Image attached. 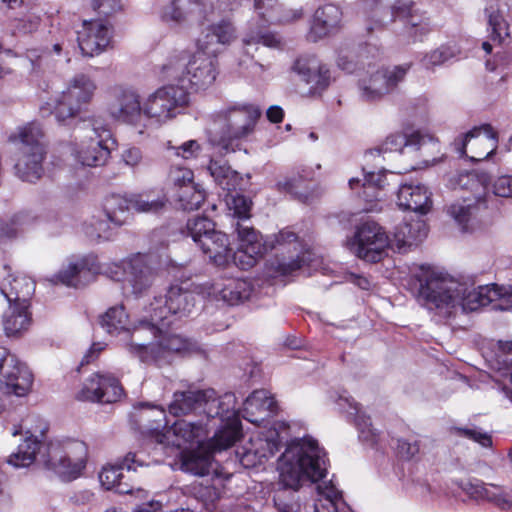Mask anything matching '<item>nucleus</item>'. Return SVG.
<instances>
[{
    "mask_svg": "<svg viewBox=\"0 0 512 512\" xmlns=\"http://www.w3.org/2000/svg\"><path fill=\"white\" fill-rule=\"evenodd\" d=\"M294 69L302 76L307 84H311L315 89H324L329 84L330 72L325 65H320L317 61H297Z\"/></svg>",
    "mask_w": 512,
    "mask_h": 512,
    "instance_id": "nucleus-38",
    "label": "nucleus"
},
{
    "mask_svg": "<svg viewBox=\"0 0 512 512\" xmlns=\"http://www.w3.org/2000/svg\"><path fill=\"white\" fill-rule=\"evenodd\" d=\"M276 411L277 403L270 393L264 389L255 390L244 402L243 417L251 423H259Z\"/></svg>",
    "mask_w": 512,
    "mask_h": 512,
    "instance_id": "nucleus-31",
    "label": "nucleus"
},
{
    "mask_svg": "<svg viewBox=\"0 0 512 512\" xmlns=\"http://www.w3.org/2000/svg\"><path fill=\"white\" fill-rule=\"evenodd\" d=\"M32 434L29 431L26 432L23 443H21L17 451L12 453L8 459L7 463L16 467H28L32 464Z\"/></svg>",
    "mask_w": 512,
    "mask_h": 512,
    "instance_id": "nucleus-52",
    "label": "nucleus"
},
{
    "mask_svg": "<svg viewBox=\"0 0 512 512\" xmlns=\"http://www.w3.org/2000/svg\"><path fill=\"white\" fill-rule=\"evenodd\" d=\"M304 262V258L300 256H297L295 259H292L288 262L278 261L277 265L275 266V270L283 276L291 275L295 271L299 270L303 266Z\"/></svg>",
    "mask_w": 512,
    "mask_h": 512,
    "instance_id": "nucleus-63",
    "label": "nucleus"
},
{
    "mask_svg": "<svg viewBox=\"0 0 512 512\" xmlns=\"http://www.w3.org/2000/svg\"><path fill=\"white\" fill-rule=\"evenodd\" d=\"M2 3L7 6L6 13L8 17L19 21L29 19L30 4L23 0H2Z\"/></svg>",
    "mask_w": 512,
    "mask_h": 512,
    "instance_id": "nucleus-58",
    "label": "nucleus"
},
{
    "mask_svg": "<svg viewBox=\"0 0 512 512\" xmlns=\"http://www.w3.org/2000/svg\"><path fill=\"white\" fill-rule=\"evenodd\" d=\"M454 56V52L446 46H441L427 53L421 60L424 68L433 70L436 66L444 64Z\"/></svg>",
    "mask_w": 512,
    "mask_h": 512,
    "instance_id": "nucleus-55",
    "label": "nucleus"
},
{
    "mask_svg": "<svg viewBox=\"0 0 512 512\" xmlns=\"http://www.w3.org/2000/svg\"><path fill=\"white\" fill-rule=\"evenodd\" d=\"M366 6L371 10L372 18L379 27L395 18H402L407 33L421 27L420 36H425L431 30L428 19L415 14L409 0H366Z\"/></svg>",
    "mask_w": 512,
    "mask_h": 512,
    "instance_id": "nucleus-12",
    "label": "nucleus"
},
{
    "mask_svg": "<svg viewBox=\"0 0 512 512\" xmlns=\"http://www.w3.org/2000/svg\"><path fill=\"white\" fill-rule=\"evenodd\" d=\"M242 44L245 48L262 44L268 48L279 49L282 47V39L274 32L255 20L248 23V27L242 35Z\"/></svg>",
    "mask_w": 512,
    "mask_h": 512,
    "instance_id": "nucleus-35",
    "label": "nucleus"
},
{
    "mask_svg": "<svg viewBox=\"0 0 512 512\" xmlns=\"http://www.w3.org/2000/svg\"><path fill=\"white\" fill-rule=\"evenodd\" d=\"M488 25L491 28V38L502 43L509 36V25L503 18L500 10L493 3L486 8Z\"/></svg>",
    "mask_w": 512,
    "mask_h": 512,
    "instance_id": "nucleus-48",
    "label": "nucleus"
},
{
    "mask_svg": "<svg viewBox=\"0 0 512 512\" xmlns=\"http://www.w3.org/2000/svg\"><path fill=\"white\" fill-rule=\"evenodd\" d=\"M317 492L318 498L314 503V512H339V505L343 502L342 494L332 482L319 484Z\"/></svg>",
    "mask_w": 512,
    "mask_h": 512,
    "instance_id": "nucleus-42",
    "label": "nucleus"
},
{
    "mask_svg": "<svg viewBox=\"0 0 512 512\" xmlns=\"http://www.w3.org/2000/svg\"><path fill=\"white\" fill-rule=\"evenodd\" d=\"M107 110L115 120L136 125L143 113V106L136 91L118 86L108 94Z\"/></svg>",
    "mask_w": 512,
    "mask_h": 512,
    "instance_id": "nucleus-19",
    "label": "nucleus"
},
{
    "mask_svg": "<svg viewBox=\"0 0 512 512\" xmlns=\"http://www.w3.org/2000/svg\"><path fill=\"white\" fill-rule=\"evenodd\" d=\"M397 199L401 209L420 214L428 213L432 207L431 193L421 184H402Z\"/></svg>",
    "mask_w": 512,
    "mask_h": 512,
    "instance_id": "nucleus-29",
    "label": "nucleus"
},
{
    "mask_svg": "<svg viewBox=\"0 0 512 512\" xmlns=\"http://www.w3.org/2000/svg\"><path fill=\"white\" fill-rule=\"evenodd\" d=\"M493 194L499 197H512V176L505 175L497 178L493 185Z\"/></svg>",
    "mask_w": 512,
    "mask_h": 512,
    "instance_id": "nucleus-61",
    "label": "nucleus"
},
{
    "mask_svg": "<svg viewBox=\"0 0 512 512\" xmlns=\"http://www.w3.org/2000/svg\"><path fill=\"white\" fill-rule=\"evenodd\" d=\"M168 203L165 195L152 197L150 194H137L131 196V207L137 212L158 213L162 211Z\"/></svg>",
    "mask_w": 512,
    "mask_h": 512,
    "instance_id": "nucleus-47",
    "label": "nucleus"
},
{
    "mask_svg": "<svg viewBox=\"0 0 512 512\" xmlns=\"http://www.w3.org/2000/svg\"><path fill=\"white\" fill-rule=\"evenodd\" d=\"M210 175L215 182L226 191H234L240 184L239 174L232 170L226 163L211 160L208 166Z\"/></svg>",
    "mask_w": 512,
    "mask_h": 512,
    "instance_id": "nucleus-44",
    "label": "nucleus"
},
{
    "mask_svg": "<svg viewBox=\"0 0 512 512\" xmlns=\"http://www.w3.org/2000/svg\"><path fill=\"white\" fill-rule=\"evenodd\" d=\"M279 486L283 488L274 495V504L280 512H299L300 504L286 498L285 490L296 491L303 479L316 482L326 473V454L312 438L292 442L278 460Z\"/></svg>",
    "mask_w": 512,
    "mask_h": 512,
    "instance_id": "nucleus-2",
    "label": "nucleus"
},
{
    "mask_svg": "<svg viewBox=\"0 0 512 512\" xmlns=\"http://www.w3.org/2000/svg\"><path fill=\"white\" fill-rule=\"evenodd\" d=\"M237 37L236 27L229 19L209 25L197 39V48L217 56L221 47L230 45Z\"/></svg>",
    "mask_w": 512,
    "mask_h": 512,
    "instance_id": "nucleus-26",
    "label": "nucleus"
},
{
    "mask_svg": "<svg viewBox=\"0 0 512 512\" xmlns=\"http://www.w3.org/2000/svg\"><path fill=\"white\" fill-rule=\"evenodd\" d=\"M204 11L205 5L200 0H173L164 17L178 24L201 22L205 18Z\"/></svg>",
    "mask_w": 512,
    "mask_h": 512,
    "instance_id": "nucleus-32",
    "label": "nucleus"
},
{
    "mask_svg": "<svg viewBox=\"0 0 512 512\" xmlns=\"http://www.w3.org/2000/svg\"><path fill=\"white\" fill-rule=\"evenodd\" d=\"M411 65L403 64L393 68L368 70L367 75L359 80V96L363 101L375 102L392 93L401 83Z\"/></svg>",
    "mask_w": 512,
    "mask_h": 512,
    "instance_id": "nucleus-14",
    "label": "nucleus"
},
{
    "mask_svg": "<svg viewBox=\"0 0 512 512\" xmlns=\"http://www.w3.org/2000/svg\"><path fill=\"white\" fill-rule=\"evenodd\" d=\"M235 230L240 247L238 259L243 269L253 267L258 258L268 251L275 249V245L269 243L268 240L263 242L260 233L249 225L248 222L237 221Z\"/></svg>",
    "mask_w": 512,
    "mask_h": 512,
    "instance_id": "nucleus-22",
    "label": "nucleus"
},
{
    "mask_svg": "<svg viewBox=\"0 0 512 512\" xmlns=\"http://www.w3.org/2000/svg\"><path fill=\"white\" fill-rule=\"evenodd\" d=\"M201 390L176 391L169 404V412L179 417L188 414H199Z\"/></svg>",
    "mask_w": 512,
    "mask_h": 512,
    "instance_id": "nucleus-39",
    "label": "nucleus"
},
{
    "mask_svg": "<svg viewBox=\"0 0 512 512\" xmlns=\"http://www.w3.org/2000/svg\"><path fill=\"white\" fill-rule=\"evenodd\" d=\"M422 137L419 133H413L409 137L404 134H391L384 143L385 150L402 152L403 148L410 145L420 144Z\"/></svg>",
    "mask_w": 512,
    "mask_h": 512,
    "instance_id": "nucleus-54",
    "label": "nucleus"
},
{
    "mask_svg": "<svg viewBox=\"0 0 512 512\" xmlns=\"http://www.w3.org/2000/svg\"><path fill=\"white\" fill-rule=\"evenodd\" d=\"M219 74L218 61L215 55L199 50L177 51L171 54L162 65V78L176 81L180 87H188L198 92L211 87Z\"/></svg>",
    "mask_w": 512,
    "mask_h": 512,
    "instance_id": "nucleus-4",
    "label": "nucleus"
},
{
    "mask_svg": "<svg viewBox=\"0 0 512 512\" xmlns=\"http://www.w3.org/2000/svg\"><path fill=\"white\" fill-rule=\"evenodd\" d=\"M241 437V422L236 415L221 422V427L214 434L211 447L213 450H225L235 444Z\"/></svg>",
    "mask_w": 512,
    "mask_h": 512,
    "instance_id": "nucleus-37",
    "label": "nucleus"
},
{
    "mask_svg": "<svg viewBox=\"0 0 512 512\" xmlns=\"http://www.w3.org/2000/svg\"><path fill=\"white\" fill-rule=\"evenodd\" d=\"M18 373L19 369L13 365V359L0 351V390L3 393L14 394L18 397L27 395L30 384L23 385L19 383Z\"/></svg>",
    "mask_w": 512,
    "mask_h": 512,
    "instance_id": "nucleus-33",
    "label": "nucleus"
},
{
    "mask_svg": "<svg viewBox=\"0 0 512 512\" xmlns=\"http://www.w3.org/2000/svg\"><path fill=\"white\" fill-rule=\"evenodd\" d=\"M22 281L14 278H7L1 284V292L9 302H16L9 313L4 316V330L8 336H15L27 330L30 325L29 301L24 296L21 297L19 286Z\"/></svg>",
    "mask_w": 512,
    "mask_h": 512,
    "instance_id": "nucleus-16",
    "label": "nucleus"
},
{
    "mask_svg": "<svg viewBox=\"0 0 512 512\" xmlns=\"http://www.w3.org/2000/svg\"><path fill=\"white\" fill-rule=\"evenodd\" d=\"M198 246L217 266H224L228 263L231 248L226 234L215 231L210 236H205Z\"/></svg>",
    "mask_w": 512,
    "mask_h": 512,
    "instance_id": "nucleus-34",
    "label": "nucleus"
},
{
    "mask_svg": "<svg viewBox=\"0 0 512 512\" xmlns=\"http://www.w3.org/2000/svg\"><path fill=\"white\" fill-rule=\"evenodd\" d=\"M419 281L418 300L442 317L475 311L489 304L496 310L512 312V285L474 288L433 270L426 271Z\"/></svg>",
    "mask_w": 512,
    "mask_h": 512,
    "instance_id": "nucleus-1",
    "label": "nucleus"
},
{
    "mask_svg": "<svg viewBox=\"0 0 512 512\" xmlns=\"http://www.w3.org/2000/svg\"><path fill=\"white\" fill-rule=\"evenodd\" d=\"M353 409L355 410V425L360 432V437L365 441L374 443L376 441V433L372 428L370 417L362 413L357 404H355Z\"/></svg>",
    "mask_w": 512,
    "mask_h": 512,
    "instance_id": "nucleus-57",
    "label": "nucleus"
},
{
    "mask_svg": "<svg viewBox=\"0 0 512 512\" xmlns=\"http://www.w3.org/2000/svg\"><path fill=\"white\" fill-rule=\"evenodd\" d=\"M427 235V228L422 220H415L410 223L399 224L394 231V241L397 248L402 249L405 246H411L414 243L422 241Z\"/></svg>",
    "mask_w": 512,
    "mask_h": 512,
    "instance_id": "nucleus-40",
    "label": "nucleus"
},
{
    "mask_svg": "<svg viewBox=\"0 0 512 512\" xmlns=\"http://www.w3.org/2000/svg\"><path fill=\"white\" fill-rule=\"evenodd\" d=\"M178 454L181 455V469L183 471L197 476H204L209 473L211 464L209 454L182 451H179Z\"/></svg>",
    "mask_w": 512,
    "mask_h": 512,
    "instance_id": "nucleus-46",
    "label": "nucleus"
},
{
    "mask_svg": "<svg viewBox=\"0 0 512 512\" xmlns=\"http://www.w3.org/2000/svg\"><path fill=\"white\" fill-rule=\"evenodd\" d=\"M236 398L232 393L218 396L214 389L201 390L199 415L209 419L219 418L220 422L236 415Z\"/></svg>",
    "mask_w": 512,
    "mask_h": 512,
    "instance_id": "nucleus-28",
    "label": "nucleus"
},
{
    "mask_svg": "<svg viewBox=\"0 0 512 512\" xmlns=\"http://www.w3.org/2000/svg\"><path fill=\"white\" fill-rule=\"evenodd\" d=\"M218 292L223 301L236 305L250 297L251 287L245 280L230 279Z\"/></svg>",
    "mask_w": 512,
    "mask_h": 512,
    "instance_id": "nucleus-45",
    "label": "nucleus"
},
{
    "mask_svg": "<svg viewBox=\"0 0 512 512\" xmlns=\"http://www.w3.org/2000/svg\"><path fill=\"white\" fill-rule=\"evenodd\" d=\"M490 177L483 171L461 172L449 180L450 187L454 190L467 191L470 196H463V203L452 204L448 212L463 230L468 229V222L474 214L475 204L484 199L488 190Z\"/></svg>",
    "mask_w": 512,
    "mask_h": 512,
    "instance_id": "nucleus-10",
    "label": "nucleus"
},
{
    "mask_svg": "<svg viewBox=\"0 0 512 512\" xmlns=\"http://www.w3.org/2000/svg\"><path fill=\"white\" fill-rule=\"evenodd\" d=\"M227 206L232 212L233 216L239 222H248L251 217L250 211L252 202L249 198L241 194H230L226 199Z\"/></svg>",
    "mask_w": 512,
    "mask_h": 512,
    "instance_id": "nucleus-51",
    "label": "nucleus"
},
{
    "mask_svg": "<svg viewBox=\"0 0 512 512\" xmlns=\"http://www.w3.org/2000/svg\"><path fill=\"white\" fill-rule=\"evenodd\" d=\"M11 159L18 178L30 181L32 176V124L18 127L10 136Z\"/></svg>",
    "mask_w": 512,
    "mask_h": 512,
    "instance_id": "nucleus-21",
    "label": "nucleus"
},
{
    "mask_svg": "<svg viewBox=\"0 0 512 512\" xmlns=\"http://www.w3.org/2000/svg\"><path fill=\"white\" fill-rule=\"evenodd\" d=\"M260 116L259 107L250 103H234L218 111L214 121L220 135L213 143L226 152L235 151L238 142L253 133Z\"/></svg>",
    "mask_w": 512,
    "mask_h": 512,
    "instance_id": "nucleus-7",
    "label": "nucleus"
},
{
    "mask_svg": "<svg viewBox=\"0 0 512 512\" xmlns=\"http://www.w3.org/2000/svg\"><path fill=\"white\" fill-rule=\"evenodd\" d=\"M140 429L145 433L164 454L178 455L183 445L192 443L205 433L202 421H176L170 428L163 431L167 422L162 409H147L140 412Z\"/></svg>",
    "mask_w": 512,
    "mask_h": 512,
    "instance_id": "nucleus-5",
    "label": "nucleus"
},
{
    "mask_svg": "<svg viewBox=\"0 0 512 512\" xmlns=\"http://www.w3.org/2000/svg\"><path fill=\"white\" fill-rule=\"evenodd\" d=\"M156 261L151 255L137 254L126 261L127 276L125 282L130 285L134 294H141L154 283Z\"/></svg>",
    "mask_w": 512,
    "mask_h": 512,
    "instance_id": "nucleus-24",
    "label": "nucleus"
},
{
    "mask_svg": "<svg viewBox=\"0 0 512 512\" xmlns=\"http://www.w3.org/2000/svg\"><path fill=\"white\" fill-rule=\"evenodd\" d=\"M280 449V444L275 439L259 440L258 447L253 451L246 449L243 452H238L241 464L246 467H253L262 463V459L272 457Z\"/></svg>",
    "mask_w": 512,
    "mask_h": 512,
    "instance_id": "nucleus-41",
    "label": "nucleus"
},
{
    "mask_svg": "<svg viewBox=\"0 0 512 512\" xmlns=\"http://www.w3.org/2000/svg\"><path fill=\"white\" fill-rule=\"evenodd\" d=\"M189 103V94L179 85H165L151 94L143 105V113L159 123L175 118Z\"/></svg>",
    "mask_w": 512,
    "mask_h": 512,
    "instance_id": "nucleus-13",
    "label": "nucleus"
},
{
    "mask_svg": "<svg viewBox=\"0 0 512 512\" xmlns=\"http://www.w3.org/2000/svg\"><path fill=\"white\" fill-rule=\"evenodd\" d=\"M175 154L183 159L196 158L201 150L200 144L196 140H189L178 147H173Z\"/></svg>",
    "mask_w": 512,
    "mask_h": 512,
    "instance_id": "nucleus-62",
    "label": "nucleus"
},
{
    "mask_svg": "<svg viewBox=\"0 0 512 512\" xmlns=\"http://www.w3.org/2000/svg\"><path fill=\"white\" fill-rule=\"evenodd\" d=\"M96 88L95 82L89 76L78 74L71 79L59 101L56 104L45 103V106L40 107V112L42 116H47L54 109L59 121L74 117L92 100Z\"/></svg>",
    "mask_w": 512,
    "mask_h": 512,
    "instance_id": "nucleus-11",
    "label": "nucleus"
},
{
    "mask_svg": "<svg viewBox=\"0 0 512 512\" xmlns=\"http://www.w3.org/2000/svg\"><path fill=\"white\" fill-rule=\"evenodd\" d=\"M455 431L459 436L466 437L482 447L488 448L492 446V438L487 432H483L481 429L473 428H455Z\"/></svg>",
    "mask_w": 512,
    "mask_h": 512,
    "instance_id": "nucleus-59",
    "label": "nucleus"
},
{
    "mask_svg": "<svg viewBox=\"0 0 512 512\" xmlns=\"http://www.w3.org/2000/svg\"><path fill=\"white\" fill-rule=\"evenodd\" d=\"M123 396L119 380L108 372H97L91 376L77 394L81 401L113 403Z\"/></svg>",
    "mask_w": 512,
    "mask_h": 512,
    "instance_id": "nucleus-20",
    "label": "nucleus"
},
{
    "mask_svg": "<svg viewBox=\"0 0 512 512\" xmlns=\"http://www.w3.org/2000/svg\"><path fill=\"white\" fill-rule=\"evenodd\" d=\"M342 17V10L335 4L319 7L314 13L307 32V40L315 43L336 33L341 28Z\"/></svg>",
    "mask_w": 512,
    "mask_h": 512,
    "instance_id": "nucleus-25",
    "label": "nucleus"
},
{
    "mask_svg": "<svg viewBox=\"0 0 512 512\" xmlns=\"http://www.w3.org/2000/svg\"><path fill=\"white\" fill-rule=\"evenodd\" d=\"M463 490L475 500H487L502 510L512 507L511 495L502 487L486 484L480 480L466 483Z\"/></svg>",
    "mask_w": 512,
    "mask_h": 512,
    "instance_id": "nucleus-30",
    "label": "nucleus"
},
{
    "mask_svg": "<svg viewBox=\"0 0 512 512\" xmlns=\"http://www.w3.org/2000/svg\"><path fill=\"white\" fill-rule=\"evenodd\" d=\"M131 207V197L112 194L103 202V216L106 217L115 227L126 223Z\"/></svg>",
    "mask_w": 512,
    "mask_h": 512,
    "instance_id": "nucleus-36",
    "label": "nucleus"
},
{
    "mask_svg": "<svg viewBox=\"0 0 512 512\" xmlns=\"http://www.w3.org/2000/svg\"><path fill=\"white\" fill-rule=\"evenodd\" d=\"M102 215L94 216L92 220L85 225V234L91 240H109L112 236L111 225H113L106 217Z\"/></svg>",
    "mask_w": 512,
    "mask_h": 512,
    "instance_id": "nucleus-53",
    "label": "nucleus"
},
{
    "mask_svg": "<svg viewBox=\"0 0 512 512\" xmlns=\"http://www.w3.org/2000/svg\"><path fill=\"white\" fill-rule=\"evenodd\" d=\"M164 328L161 323L142 321L131 334L128 351L142 362L160 363L169 353L186 349V342L180 336L167 334Z\"/></svg>",
    "mask_w": 512,
    "mask_h": 512,
    "instance_id": "nucleus-6",
    "label": "nucleus"
},
{
    "mask_svg": "<svg viewBox=\"0 0 512 512\" xmlns=\"http://www.w3.org/2000/svg\"><path fill=\"white\" fill-rule=\"evenodd\" d=\"M56 277L60 283L66 286L79 288L90 282L93 275L86 267V264L81 261L79 263L69 264V266L61 270Z\"/></svg>",
    "mask_w": 512,
    "mask_h": 512,
    "instance_id": "nucleus-43",
    "label": "nucleus"
},
{
    "mask_svg": "<svg viewBox=\"0 0 512 512\" xmlns=\"http://www.w3.org/2000/svg\"><path fill=\"white\" fill-rule=\"evenodd\" d=\"M49 424L37 418L34 426V470L51 472L64 482L81 476L86 467L88 449L79 440H48Z\"/></svg>",
    "mask_w": 512,
    "mask_h": 512,
    "instance_id": "nucleus-3",
    "label": "nucleus"
},
{
    "mask_svg": "<svg viewBox=\"0 0 512 512\" xmlns=\"http://www.w3.org/2000/svg\"><path fill=\"white\" fill-rule=\"evenodd\" d=\"M76 134L79 139L74 150L76 160L90 167L106 164L110 157L106 142L111 138L107 126L99 120L90 119L76 127Z\"/></svg>",
    "mask_w": 512,
    "mask_h": 512,
    "instance_id": "nucleus-9",
    "label": "nucleus"
},
{
    "mask_svg": "<svg viewBox=\"0 0 512 512\" xmlns=\"http://www.w3.org/2000/svg\"><path fill=\"white\" fill-rule=\"evenodd\" d=\"M202 293L200 285L182 282L173 284L164 296L155 297L150 304L151 321L169 327L173 318L188 316L195 307L197 296Z\"/></svg>",
    "mask_w": 512,
    "mask_h": 512,
    "instance_id": "nucleus-8",
    "label": "nucleus"
},
{
    "mask_svg": "<svg viewBox=\"0 0 512 512\" xmlns=\"http://www.w3.org/2000/svg\"><path fill=\"white\" fill-rule=\"evenodd\" d=\"M419 450H420V446L416 440L415 441H409V440H405V439L397 440V451L402 457H404L406 459L413 458L415 455L418 454Z\"/></svg>",
    "mask_w": 512,
    "mask_h": 512,
    "instance_id": "nucleus-64",
    "label": "nucleus"
},
{
    "mask_svg": "<svg viewBox=\"0 0 512 512\" xmlns=\"http://www.w3.org/2000/svg\"><path fill=\"white\" fill-rule=\"evenodd\" d=\"M92 8L99 15L108 17L121 10L120 0H92Z\"/></svg>",
    "mask_w": 512,
    "mask_h": 512,
    "instance_id": "nucleus-60",
    "label": "nucleus"
},
{
    "mask_svg": "<svg viewBox=\"0 0 512 512\" xmlns=\"http://www.w3.org/2000/svg\"><path fill=\"white\" fill-rule=\"evenodd\" d=\"M390 240L375 222H365L358 227L351 249L357 257L372 263L381 260Z\"/></svg>",
    "mask_w": 512,
    "mask_h": 512,
    "instance_id": "nucleus-17",
    "label": "nucleus"
},
{
    "mask_svg": "<svg viewBox=\"0 0 512 512\" xmlns=\"http://www.w3.org/2000/svg\"><path fill=\"white\" fill-rule=\"evenodd\" d=\"M455 151L471 161L490 157L497 148V134L489 124L476 126L454 140Z\"/></svg>",
    "mask_w": 512,
    "mask_h": 512,
    "instance_id": "nucleus-15",
    "label": "nucleus"
},
{
    "mask_svg": "<svg viewBox=\"0 0 512 512\" xmlns=\"http://www.w3.org/2000/svg\"><path fill=\"white\" fill-rule=\"evenodd\" d=\"M128 316L124 307L115 306L109 308L105 314L100 317L101 326L110 334L118 333L124 330L127 324Z\"/></svg>",
    "mask_w": 512,
    "mask_h": 512,
    "instance_id": "nucleus-50",
    "label": "nucleus"
},
{
    "mask_svg": "<svg viewBox=\"0 0 512 512\" xmlns=\"http://www.w3.org/2000/svg\"><path fill=\"white\" fill-rule=\"evenodd\" d=\"M215 231V224L212 220L197 216L187 221L185 233L199 245L205 239V236H210Z\"/></svg>",
    "mask_w": 512,
    "mask_h": 512,
    "instance_id": "nucleus-49",
    "label": "nucleus"
},
{
    "mask_svg": "<svg viewBox=\"0 0 512 512\" xmlns=\"http://www.w3.org/2000/svg\"><path fill=\"white\" fill-rule=\"evenodd\" d=\"M144 464L145 461L138 453L129 452L126 454L121 464L103 467L99 473V481L107 490L114 489L120 494H132L133 489L129 487L128 484L122 482L124 477L122 470L123 468H127L128 471L131 469L135 470V465L143 466Z\"/></svg>",
    "mask_w": 512,
    "mask_h": 512,
    "instance_id": "nucleus-27",
    "label": "nucleus"
},
{
    "mask_svg": "<svg viewBox=\"0 0 512 512\" xmlns=\"http://www.w3.org/2000/svg\"><path fill=\"white\" fill-rule=\"evenodd\" d=\"M385 176L378 172H369L364 175V179L362 181L363 197L367 200L371 197V199H378V190L384 185Z\"/></svg>",
    "mask_w": 512,
    "mask_h": 512,
    "instance_id": "nucleus-56",
    "label": "nucleus"
},
{
    "mask_svg": "<svg viewBox=\"0 0 512 512\" xmlns=\"http://www.w3.org/2000/svg\"><path fill=\"white\" fill-rule=\"evenodd\" d=\"M112 29L107 21L100 19L83 21L78 31V45L84 56L93 57L103 53L111 43Z\"/></svg>",
    "mask_w": 512,
    "mask_h": 512,
    "instance_id": "nucleus-23",
    "label": "nucleus"
},
{
    "mask_svg": "<svg viewBox=\"0 0 512 512\" xmlns=\"http://www.w3.org/2000/svg\"><path fill=\"white\" fill-rule=\"evenodd\" d=\"M168 180L176 190L178 201L184 210H197L206 199V192L202 186L194 182V173L191 169L182 166H172Z\"/></svg>",
    "mask_w": 512,
    "mask_h": 512,
    "instance_id": "nucleus-18",
    "label": "nucleus"
}]
</instances>
